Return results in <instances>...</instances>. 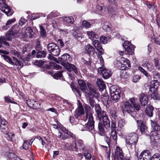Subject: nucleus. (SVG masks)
Here are the masks:
<instances>
[{
  "instance_id": "1",
  "label": "nucleus",
  "mask_w": 160,
  "mask_h": 160,
  "mask_svg": "<svg viewBox=\"0 0 160 160\" xmlns=\"http://www.w3.org/2000/svg\"><path fill=\"white\" fill-rule=\"evenodd\" d=\"M140 106L139 104L135 102L133 98H130L129 101L125 102L123 103L122 111L124 113L127 112L135 118L136 117V112L135 109L137 111L139 110Z\"/></svg>"
},
{
  "instance_id": "43",
  "label": "nucleus",
  "mask_w": 160,
  "mask_h": 160,
  "mask_svg": "<svg viewBox=\"0 0 160 160\" xmlns=\"http://www.w3.org/2000/svg\"><path fill=\"white\" fill-rule=\"evenodd\" d=\"M151 92H152L151 94L152 98L154 100H160V95L159 94L157 93L155 91Z\"/></svg>"
},
{
  "instance_id": "51",
  "label": "nucleus",
  "mask_w": 160,
  "mask_h": 160,
  "mask_svg": "<svg viewBox=\"0 0 160 160\" xmlns=\"http://www.w3.org/2000/svg\"><path fill=\"white\" fill-rule=\"evenodd\" d=\"M30 50V47L29 45H26L23 46L22 48V52L24 54L26 52H27Z\"/></svg>"
},
{
  "instance_id": "34",
  "label": "nucleus",
  "mask_w": 160,
  "mask_h": 160,
  "mask_svg": "<svg viewBox=\"0 0 160 160\" xmlns=\"http://www.w3.org/2000/svg\"><path fill=\"white\" fill-rule=\"evenodd\" d=\"M152 128L154 130L157 131L160 130V125H159L156 122H154L152 120L150 121Z\"/></svg>"
},
{
  "instance_id": "45",
  "label": "nucleus",
  "mask_w": 160,
  "mask_h": 160,
  "mask_svg": "<svg viewBox=\"0 0 160 160\" xmlns=\"http://www.w3.org/2000/svg\"><path fill=\"white\" fill-rule=\"evenodd\" d=\"M69 149L73 151H77L78 149L76 147V144L75 142L72 141L71 144L69 146Z\"/></svg>"
},
{
  "instance_id": "56",
  "label": "nucleus",
  "mask_w": 160,
  "mask_h": 160,
  "mask_svg": "<svg viewBox=\"0 0 160 160\" xmlns=\"http://www.w3.org/2000/svg\"><path fill=\"white\" fill-rule=\"evenodd\" d=\"M88 101L89 102V103L91 105V106L92 108H94L95 105L96 104L95 103V102L93 98H88Z\"/></svg>"
},
{
  "instance_id": "50",
  "label": "nucleus",
  "mask_w": 160,
  "mask_h": 160,
  "mask_svg": "<svg viewBox=\"0 0 160 160\" xmlns=\"http://www.w3.org/2000/svg\"><path fill=\"white\" fill-rule=\"evenodd\" d=\"M5 101L7 102L11 103L16 104L17 102L14 101H13V99L9 96L5 97H4Z\"/></svg>"
},
{
  "instance_id": "29",
  "label": "nucleus",
  "mask_w": 160,
  "mask_h": 160,
  "mask_svg": "<svg viewBox=\"0 0 160 160\" xmlns=\"http://www.w3.org/2000/svg\"><path fill=\"white\" fill-rule=\"evenodd\" d=\"M87 34L91 40H93L95 39H97L99 38L98 35L96 34L93 31H87Z\"/></svg>"
},
{
  "instance_id": "25",
  "label": "nucleus",
  "mask_w": 160,
  "mask_h": 160,
  "mask_svg": "<svg viewBox=\"0 0 160 160\" xmlns=\"http://www.w3.org/2000/svg\"><path fill=\"white\" fill-rule=\"evenodd\" d=\"M126 124L125 121L123 119H121L118 121L117 130L118 131H122Z\"/></svg>"
},
{
  "instance_id": "21",
  "label": "nucleus",
  "mask_w": 160,
  "mask_h": 160,
  "mask_svg": "<svg viewBox=\"0 0 160 160\" xmlns=\"http://www.w3.org/2000/svg\"><path fill=\"white\" fill-rule=\"evenodd\" d=\"M84 52L85 53L90 55L94 53L95 49L92 46L89 44L85 45L84 47Z\"/></svg>"
},
{
  "instance_id": "18",
  "label": "nucleus",
  "mask_w": 160,
  "mask_h": 160,
  "mask_svg": "<svg viewBox=\"0 0 160 160\" xmlns=\"http://www.w3.org/2000/svg\"><path fill=\"white\" fill-rule=\"evenodd\" d=\"M0 122L1 123L0 128L2 132L3 133H6L8 131V122L4 118H2L0 117Z\"/></svg>"
},
{
  "instance_id": "52",
  "label": "nucleus",
  "mask_w": 160,
  "mask_h": 160,
  "mask_svg": "<svg viewBox=\"0 0 160 160\" xmlns=\"http://www.w3.org/2000/svg\"><path fill=\"white\" fill-rule=\"evenodd\" d=\"M6 134V137L7 139L10 141H12V138L13 137L14 134L11 132H7L5 133Z\"/></svg>"
},
{
  "instance_id": "53",
  "label": "nucleus",
  "mask_w": 160,
  "mask_h": 160,
  "mask_svg": "<svg viewBox=\"0 0 160 160\" xmlns=\"http://www.w3.org/2000/svg\"><path fill=\"white\" fill-rule=\"evenodd\" d=\"M104 139L109 146L111 142L113 141L109 135L108 136H106L105 138Z\"/></svg>"
},
{
  "instance_id": "11",
  "label": "nucleus",
  "mask_w": 160,
  "mask_h": 160,
  "mask_svg": "<svg viewBox=\"0 0 160 160\" xmlns=\"http://www.w3.org/2000/svg\"><path fill=\"white\" fill-rule=\"evenodd\" d=\"M2 57H3L4 60L12 65L18 66L21 67V68L23 66V63L14 57H12L13 58V60H12L10 57L7 55H2Z\"/></svg>"
},
{
  "instance_id": "38",
  "label": "nucleus",
  "mask_w": 160,
  "mask_h": 160,
  "mask_svg": "<svg viewBox=\"0 0 160 160\" xmlns=\"http://www.w3.org/2000/svg\"><path fill=\"white\" fill-rule=\"evenodd\" d=\"M110 114L111 118L116 120L118 119V116L116 111L114 110H111L110 111Z\"/></svg>"
},
{
  "instance_id": "63",
  "label": "nucleus",
  "mask_w": 160,
  "mask_h": 160,
  "mask_svg": "<svg viewBox=\"0 0 160 160\" xmlns=\"http://www.w3.org/2000/svg\"><path fill=\"white\" fill-rule=\"evenodd\" d=\"M33 102V104L32 105V108L34 109H37V108H39L40 104H38L37 102L35 101H34V102Z\"/></svg>"
},
{
  "instance_id": "37",
  "label": "nucleus",
  "mask_w": 160,
  "mask_h": 160,
  "mask_svg": "<svg viewBox=\"0 0 160 160\" xmlns=\"http://www.w3.org/2000/svg\"><path fill=\"white\" fill-rule=\"evenodd\" d=\"M153 78L154 82H160V74L158 72H154L153 73Z\"/></svg>"
},
{
  "instance_id": "47",
  "label": "nucleus",
  "mask_w": 160,
  "mask_h": 160,
  "mask_svg": "<svg viewBox=\"0 0 160 160\" xmlns=\"http://www.w3.org/2000/svg\"><path fill=\"white\" fill-rule=\"evenodd\" d=\"M152 42H155L158 45H160V36L158 38H155L154 36L152 38Z\"/></svg>"
},
{
  "instance_id": "24",
  "label": "nucleus",
  "mask_w": 160,
  "mask_h": 160,
  "mask_svg": "<svg viewBox=\"0 0 160 160\" xmlns=\"http://www.w3.org/2000/svg\"><path fill=\"white\" fill-rule=\"evenodd\" d=\"M153 108L150 105L147 106L145 112L146 114L149 117H152L153 114Z\"/></svg>"
},
{
  "instance_id": "16",
  "label": "nucleus",
  "mask_w": 160,
  "mask_h": 160,
  "mask_svg": "<svg viewBox=\"0 0 160 160\" xmlns=\"http://www.w3.org/2000/svg\"><path fill=\"white\" fill-rule=\"evenodd\" d=\"M138 126L139 127V130L142 134L148 135V127L145 125L142 121L141 120H137Z\"/></svg>"
},
{
  "instance_id": "5",
  "label": "nucleus",
  "mask_w": 160,
  "mask_h": 160,
  "mask_svg": "<svg viewBox=\"0 0 160 160\" xmlns=\"http://www.w3.org/2000/svg\"><path fill=\"white\" fill-rule=\"evenodd\" d=\"M83 106L85 109V118H83L84 121H86L88 118L89 120V124H90L89 128L92 129L93 128V118L91 112L92 111V109L90 106L88 105L85 104Z\"/></svg>"
},
{
  "instance_id": "60",
  "label": "nucleus",
  "mask_w": 160,
  "mask_h": 160,
  "mask_svg": "<svg viewBox=\"0 0 160 160\" xmlns=\"http://www.w3.org/2000/svg\"><path fill=\"white\" fill-rule=\"evenodd\" d=\"M154 65L157 69H160V64L159 63V60L158 59H154Z\"/></svg>"
},
{
  "instance_id": "54",
  "label": "nucleus",
  "mask_w": 160,
  "mask_h": 160,
  "mask_svg": "<svg viewBox=\"0 0 160 160\" xmlns=\"http://www.w3.org/2000/svg\"><path fill=\"white\" fill-rule=\"evenodd\" d=\"M141 78L140 76L135 75H134L132 77V81L134 82H138Z\"/></svg>"
},
{
  "instance_id": "46",
  "label": "nucleus",
  "mask_w": 160,
  "mask_h": 160,
  "mask_svg": "<svg viewBox=\"0 0 160 160\" xmlns=\"http://www.w3.org/2000/svg\"><path fill=\"white\" fill-rule=\"evenodd\" d=\"M40 28V33L42 37H45L46 36V32L45 30V29L41 25H40L39 26Z\"/></svg>"
},
{
  "instance_id": "28",
  "label": "nucleus",
  "mask_w": 160,
  "mask_h": 160,
  "mask_svg": "<svg viewBox=\"0 0 160 160\" xmlns=\"http://www.w3.org/2000/svg\"><path fill=\"white\" fill-rule=\"evenodd\" d=\"M159 82H154V81L152 82L149 88L150 91L151 92L156 91L159 86Z\"/></svg>"
},
{
  "instance_id": "41",
  "label": "nucleus",
  "mask_w": 160,
  "mask_h": 160,
  "mask_svg": "<svg viewBox=\"0 0 160 160\" xmlns=\"http://www.w3.org/2000/svg\"><path fill=\"white\" fill-rule=\"evenodd\" d=\"M146 67L147 70L150 72L153 71L154 69V66L153 63L151 62H148L146 64Z\"/></svg>"
},
{
  "instance_id": "20",
  "label": "nucleus",
  "mask_w": 160,
  "mask_h": 160,
  "mask_svg": "<svg viewBox=\"0 0 160 160\" xmlns=\"http://www.w3.org/2000/svg\"><path fill=\"white\" fill-rule=\"evenodd\" d=\"M139 98L142 106H145L148 103V98L146 94L144 93H141L139 95Z\"/></svg>"
},
{
  "instance_id": "39",
  "label": "nucleus",
  "mask_w": 160,
  "mask_h": 160,
  "mask_svg": "<svg viewBox=\"0 0 160 160\" xmlns=\"http://www.w3.org/2000/svg\"><path fill=\"white\" fill-rule=\"evenodd\" d=\"M113 141H116L117 140V135L116 131H111L109 135Z\"/></svg>"
},
{
  "instance_id": "4",
  "label": "nucleus",
  "mask_w": 160,
  "mask_h": 160,
  "mask_svg": "<svg viewBox=\"0 0 160 160\" xmlns=\"http://www.w3.org/2000/svg\"><path fill=\"white\" fill-rule=\"evenodd\" d=\"M99 59L101 67L98 68V72L102 76L103 78L107 79L111 76L112 73L110 71L105 68L104 60L102 56L100 57Z\"/></svg>"
},
{
  "instance_id": "55",
  "label": "nucleus",
  "mask_w": 160,
  "mask_h": 160,
  "mask_svg": "<svg viewBox=\"0 0 160 160\" xmlns=\"http://www.w3.org/2000/svg\"><path fill=\"white\" fill-rule=\"evenodd\" d=\"M108 38L107 37L104 36H102L100 37V41L103 44H105L107 43L108 41Z\"/></svg>"
},
{
  "instance_id": "31",
  "label": "nucleus",
  "mask_w": 160,
  "mask_h": 160,
  "mask_svg": "<svg viewBox=\"0 0 160 160\" xmlns=\"http://www.w3.org/2000/svg\"><path fill=\"white\" fill-rule=\"evenodd\" d=\"M88 95L89 98H93L94 97L98 98L99 96V94L96 90L90 91L88 93Z\"/></svg>"
},
{
  "instance_id": "64",
  "label": "nucleus",
  "mask_w": 160,
  "mask_h": 160,
  "mask_svg": "<svg viewBox=\"0 0 160 160\" xmlns=\"http://www.w3.org/2000/svg\"><path fill=\"white\" fill-rule=\"evenodd\" d=\"M116 122H115L113 121H112L111 126V131H116Z\"/></svg>"
},
{
  "instance_id": "12",
  "label": "nucleus",
  "mask_w": 160,
  "mask_h": 160,
  "mask_svg": "<svg viewBox=\"0 0 160 160\" xmlns=\"http://www.w3.org/2000/svg\"><path fill=\"white\" fill-rule=\"evenodd\" d=\"M113 160H130L128 158H125L124 157V154L122 150L120 148L117 146L115 153L113 154Z\"/></svg>"
},
{
  "instance_id": "13",
  "label": "nucleus",
  "mask_w": 160,
  "mask_h": 160,
  "mask_svg": "<svg viewBox=\"0 0 160 160\" xmlns=\"http://www.w3.org/2000/svg\"><path fill=\"white\" fill-rule=\"evenodd\" d=\"M123 46L125 49V52L126 54L132 55L134 51V46L128 41H125Z\"/></svg>"
},
{
  "instance_id": "57",
  "label": "nucleus",
  "mask_w": 160,
  "mask_h": 160,
  "mask_svg": "<svg viewBox=\"0 0 160 160\" xmlns=\"http://www.w3.org/2000/svg\"><path fill=\"white\" fill-rule=\"evenodd\" d=\"M73 35L76 38L81 37V35L78 31H74L72 33Z\"/></svg>"
},
{
  "instance_id": "14",
  "label": "nucleus",
  "mask_w": 160,
  "mask_h": 160,
  "mask_svg": "<svg viewBox=\"0 0 160 160\" xmlns=\"http://www.w3.org/2000/svg\"><path fill=\"white\" fill-rule=\"evenodd\" d=\"M59 60L61 62V64L65 68L70 62V55L66 53L58 58Z\"/></svg>"
},
{
  "instance_id": "36",
  "label": "nucleus",
  "mask_w": 160,
  "mask_h": 160,
  "mask_svg": "<svg viewBox=\"0 0 160 160\" xmlns=\"http://www.w3.org/2000/svg\"><path fill=\"white\" fill-rule=\"evenodd\" d=\"M111 24L108 22H105L103 23L102 26V28L106 31H110L111 28Z\"/></svg>"
},
{
  "instance_id": "62",
  "label": "nucleus",
  "mask_w": 160,
  "mask_h": 160,
  "mask_svg": "<svg viewBox=\"0 0 160 160\" xmlns=\"http://www.w3.org/2000/svg\"><path fill=\"white\" fill-rule=\"evenodd\" d=\"M82 24L83 26L86 28H89L91 26V24L86 21H83L82 22Z\"/></svg>"
},
{
  "instance_id": "22",
  "label": "nucleus",
  "mask_w": 160,
  "mask_h": 160,
  "mask_svg": "<svg viewBox=\"0 0 160 160\" xmlns=\"http://www.w3.org/2000/svg\"><path fill=\"white\" fill-rule=\"evenodd\" d=\"M1 10L8 16H10L12 14L10 7L6 4H5L4 6L2 8Z\"/></svg>"
},
{
  "instance_id": "23",
  "label": "nucleus",
  "mask_w": 160,
  "mask_h": 160,
  "mask_svg": "<svg viewBox=\"0 0 160 160\" xmlns=\"http://www.w3.org/2000/svg\"><path fill=\"white\" fill-rule=\"evenodd\" d=\"M89 120H88V122L87 124H85V125L84 126H83L82 125H79V128L80 130L81 131H87V130H92L94 128V122L93 121V128L92 129H90L89 128V125L90 124H89Z\"/></svg>"
},
{
  "instance_id": "7",
  "label": "nucleus",
  "mask_w": 160,
  "mask_h": 160,
  "mask_svg": "<svg viewBox=\"0 0 160 160\" xmlns=\"http://www.w3.org/2000/svg\"><path fill=\"white\" fill-rule=\"evenodd\" d=\"M111 98L115 102H117L120 98L121 90L116 85H113L110 89Z\"/></svg>"
},
{
  "instance_id": "49",
  "label": "nucleus",
  "mask_w": 160,
  "mask_h": 160,
  "mask_svg": "<svg viewBox=\"0 0 160 160\" xmlns=\"http://www.w3.org/2000/svg\"><path fill=\"white\" fill-rule=\"evenodd\" d=\"M30 146V144L29 143V141L24 140L23 144V148L25 150H27Z\"/></svg>"
},
{
  "instance_id": "58",
  "label": "nucleus",
  "mask_w": 160,
  "mask_h": 160,
  "mask_svg": "<svg viewBox=\"0 0 160 160\" xmlns=\"http://www.w3.org/2000/svg\"><path fill=\"white\" fill-rule=\"evenodd\" d=\"M104 7L103 5L102 4L101 5H98L97 6V9L99 11H100L101 12H103L105 11L106 10V7Z\"/></svg>"
},
{
  "instance_id": "48",
  "label": "nucleus",
  "mask_w": 160,
  "mask_h": 160,
  "mask_svg": "<svg viewBox=\"0 0 160 160\" xmlns=\"http://www.w3.org/2000/svg\"><path fill=\"white\" fill-rule=\"evenodd\" d=\"M95 47L97 50L101 54H103L104 50L102 48L101 44L100 43Z\"/></svg>"
},
{
  "instance_id": "59",
  "label": "nucleus",
  "mask_w": 160,
  "mask_h": 160,
  "mask_svg": "<svg viewBox=\"0 0 160 160\" xmlns=\"http://www.w3.org/2000/svg\"><path fill=\"white\" fill-rule=\"evenodd\" d=\"M51 64V66L56 70L60 69L62 68V67L60 65L54 62H52Z\"/></svg>"
},
{
  "instance_id": "6",
  "label": "nucleus",
  "mask_w": 160,
  "mask_h": 160,
  "mask_svg": "<svg viewBox=\"0 0 160 160\" xmlns=\"http://www.w3.org/2000/svg\"><path fill=\"white\" fill-rule=\"evenodd\" d=\"M117 67L122 70H126L131 67L130 61L124 58H121L117 62Z\"/></svg>"
},
{
  "instance_id": "3",
  "label": "nucleus",
  "mask_w": 160,
  "mask_h": 160,
  "mask_svg": "<svg viewBox=\"0 0 160 160\" xmlns=\"http://www.w3.org/2000/svg\"><path fill=\"white\" fill-rule=\"evenodd\" d=\"M149 151H144L138 157V160H160L159 154L155 153L152 157Z\"/></svg>"
},
{
  "instance_id": "35",
  "label": "nucleus",
  "mask_w": 160,
  "mask_h": 160,
  "mask_svg": "<svg viewBox=\"0 0 160 160\" xmlns=\"http://www.w3.org/2000/svg\"><path fill=\"white\" fill-rule=\"evenodd\" d=\"M6 155L7 156V160H12L16 156V155L12 151H9L7 152Z\"/></svg>"
},
{
  "instance_id": "2",
  "label": "nucleus",
  "mask_w": 160,
  "mask_h": 160,
  "mask_svg": "<svg viewBox=\"0 0 160 160\" xmlns=\"http://www.w3.org/2000/svg\"><path fill=\"white\" fill-rule=\"evenodd\" d=\"M138 139V135L135 133H129L125 138L126 146L129 149H135Z\"/></svg>"
},
{
  "instance_id": "32",
  "label": "nucleus",
  "mask_w": 160,
  "mask_h": 160,
  "mask_svg": "<svg viewBox=\"0 0 160 160\" xmlns=\"http://www.w3.org/2000/svg\"><path fill=\"white\" fill-rule=\"evenodd\" d=\"M65 68L69 72L71 71L72 70L76 74L78 73L77 68L74 65L69 63L68 64L67 66Z\"/></svg>"
},
{
  "instance_id": "42",
  "label": "nucleus",
  "mask_w": 160,
  "mask_h": 160,
  "mask_svg": "<svg viewBox=\"0 0 160 160\" xmlns=\"http://www.w3.org/2000/svg\"><path fill=\"white\" fill-rule=\"evenodd\" d=\"M64 22L66 23L72 24L73 22V19L72 17H65L63 18Z\"/></svg>"
},
{
  "instance_id": "27",
  "label": "nucleus",
  "mask_w": 160,
  "mask_h": 160,
  "mask_svg": "<svg viewBox=\"0 0 160 160\" xmlns=\"http://www.w3.org/2000/svg\"><path fill=\"white\" fill-rule=\"evenodd\" d=\"M97 84L100 91H102L105 88L106 85L104 82L101 79H97Z\"/></svg>"
},
{
  "instance_id": "15",
  "label": "nucleus",
  "mask_w": 160,
  "mask_h": 160,
  "mask_svg": "<svg viewBox=\"0 0 160 160\" xmlns=\"http://www.w3.org/2000/svg\"><path fill=\"white\" fill-rule=\"evenodd\" d=\"M104 127L107 130L110 129V121L106 114V112H103L102 118Z\"/></svg>"
},
{
  "instance_id": "10",
  "label": "nucleus",
  "mask_w": 160,
  "mask_h": 160,
  "mask_svg": "<svg viewBox=\"0 0 160 160\" xmlns=\"http://www.w3.org/2000/svg\"><path fill=\"white\" fill-rule=\"evenodd\" d=\"M151 142L156 145H160V134L155 130L152 131L150 133Z\"/></svg>"
},
{
  "instance_id": "61",
  "label": "nucleus",
  "mask_w": 160,
  "mask_h": 160,
  "mask_svg": "<svg viewBox=\"0 0 160 160\" xmlns=\"http://www.w3.org/2000/svg\"><path fill=\"white\" fill-rule=\"evenodd\" d=\"M11 52L12 55L19 58H21V55L19 53L15 50H12L11 51Z\"/></svg>"
},
{
  "instance_id": "26",
  "label": "nucleus",
  "mask_w": 160,
  "mask_h": 160,
  "mask_svg": "<svg viewBox=\"0 0 160 160\" xmlns=\"http://www.w3.org/2000/svg\"><path fill=\"white\" fill-rule=\"evenodd\" d=\"M18 29L19 28L18 25H14L12 27L11 29L9 31L13 36L18 35V34H19Z\"/></svg>"
},
{
  "instance_id": "44",
  "label": "nucleus",
  "mask_w": 160,
  "mask_h": 160,
  "mask_svg": "<svg viewBox=\"0 0 160 160\" xmlns=\"http://www.w3.org/2000/svg\"><path fill=\"white\" fill-rule=\"evenodd\" d=\"M138 70L143 74L147 78H149L150 77V75L148 74V72L141 67L139 66L138 67Z\"/></svg>"
},
{
  "instance_id": "33",
  "label": "nucleus",
  "mask_w": 160,
  "mask_h": 160,
  "mask_svg": "<svg viewBox=\"0 0 160 160\" xmlns=\"http://www.w3.org/2000/svg\"><path fill=\"white\" fill-rule=\"evenodd\" d=\"M104 126L102 122H99L98 124V128L99 134L101 136L104 135L105 130L103 128Z\"/></svg>"
},
{
  "instance_id": "9",
  "label": "nucleus",
  "mask_w": 160,
  "mask_h": 160,
  "mask_svg": "<svg viewBox=\"0 0 160 160\" xmlns=\"http://www.w3.org/2000/svg\"><path fill=\"white\" fill-rule=\"evenodd\" d=\"M47 49L49 52L53 56H58L60 53V50L59 47L54 43L48 44Z\"/></svg>"
},
{
  "instance_id": "8",
  "label": "nucleus",
  "mask_w": 160,
  "mask_h": 160,
  "mask_svg": "<svg viewBox=\"0 0 160 160\" xmlns=\"http://www.w3.org/2000/svg\"><path fill=\"white\" fill-rule=\"evenodd\" d=\"M13 36L11 33L9 31L7 33L6 36H1L0 37V42L1 45H0V48L3 45H4L5 47V48H9L10 45L8 42L6 41H11L12 40V37Z\"/></svg>"
},
{
  "instance_id": "30",
  "label": "nucleus",
  "mask_w": 160,
  "mask_h": 160,
  "mask_svg": "<svg viewBox=\"0 0 160 160\" xmlns=\"http://www.w3.org/2000/svg\"><path fill=\"white\" fill-rule=\"evenodd\" d=\"M78 84L82 92L85 91L87 87L84 81L82 80H78Z\"/></svg>"
},
{
  "instance_id": "40",
  "label": "nucleus",
  "mask_w": 160,
  "mask_h": 160,
  "mask_svg": "<svg viewBox=\"0 0 160 160\" xmlns=\"http://www.w3.org/2000/svg\"><path fill=\"white\" fill-rule=\"evenodd\" d=\"M46 55V52L44 51H38L37 55V57L38 58H43Z\"/></svg>"
},
{
  "instance_id": "19",
  "label": "nucleus",
  "mask_w": 160,
  "mask_h": 160,
  "mask_svg": "<svg viewBox=\"0 0 160 160\" xmlns=\"http://www.w3.org/2000/svg\"><path fill=\"white\" fill-rule=\"evenodd\" d=\"M94 107L97 118L98 119L99 121H101L103 112H106L103 110L102 111L101 108L98 104H96Z\"/></svg>"
},
{
  "instance_id": "17",
  "label": "nucleus",
  "mask_w": 160,
  "mask_h": 160,
  "mask_svg": "<svg viewBox=\"0 0 160 160\" xmlns=\"http://www.w3.org/2000/svg\"><path fill=\"white\" fill-rule=\"evenodd\" d=\"M84 108L82 106V104L79 101L78 108L76 109L75 112V116L76 118H77L81 115L84 114Z\"/></svg>"
}]
</instances>
